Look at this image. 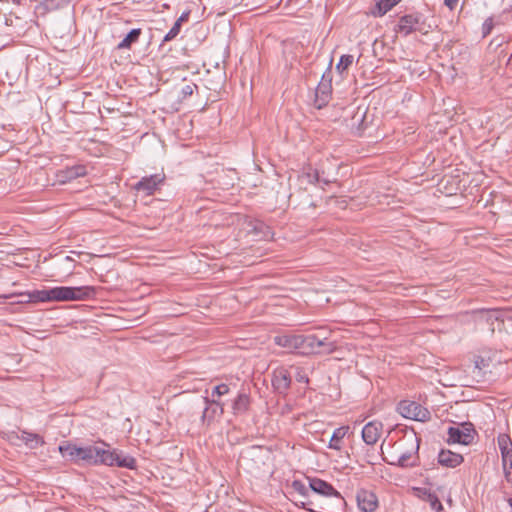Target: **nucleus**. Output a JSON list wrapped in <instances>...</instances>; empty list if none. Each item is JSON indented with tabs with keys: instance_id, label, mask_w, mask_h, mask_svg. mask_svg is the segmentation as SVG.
I'll use <instances>...</instances> for the list:
<instances>
[{
	"instance_id": "13",
	"label": "nucleus",
	"mask_w": 512,
	"mask_h": 512,
	"mask_svg": "<svg viewBox=\"0 0 512 512\" xmlns=\"http://www.w3.org/2000/svg\"><path fill=\"white\" fill-rule=\"evenodd\" d=\"M420 19L416 15H404L399 19L397 25V32L403 34L404 36L409 35L413 31L420 30L419 25Z\"/></svg>"
},
{
	"instance_id": "26",
	"label": "nucleus",
	"mask_w": 512,
	"mask_h": 512,
	"mask_svg": "<svg viewBox=\"0 0 512 512\" xmlns=\"http://www.w3.org/2000/svg\"><path fill=\"white\" fill-rule=\"evenodd\" d=\"M75 265L76 261L71 256H65L57 263L59 272L64 274L66 277L71 276L74 273Z\"/></svg>"
},
{
	"instance_id": "20",
	"label": "nucleus",
	"mask_w": 512,
	"mask_h": 512,
	"mask_svg": "<svg viewBox=\"0 0 512 512\" xmlns=\"http://www.w3.org/2000/svg\"><path fill=\"white\" fill-rule=\"evenodd\" d=\"M274 343L282 348L297 351L298 334H283L274 337Z\"/></svg>"
},
{
	"instance_id": "7",
	"label": "nucleus",
	"mask_w": 512,
	"mask_h": 512,
	"mask_svg": "<svg viewBox=\"0 0 512 512\" xmlns=\"http://www.w3.org/2000/svg\"><path fill=\"white\" fill-rule=\"evenodd\" d=\"M165 178L166 177L164 173H156L150 176L142 177L141 180L133 186V189L145 196L153 195L164 183Z\"/></svg>"
},
{
	"instance_id": "32",
	"label": "nucleus",
	"mask_w": 512,
	"mask_h": 512,
	"mask_svg": "<svg viewBox=\"0 0 512 512\" xmlns=\"http://www.w3.org/2000/svg\"><path fill=\"white\" fill-rule=\"evenodd\" d=\"M195 89H197V85L192 82L183 85L179 92V99L185 100L186 98L190 97Z\"/></svg>"
},
{
	"instance_id": "16",
	"label": "nucleus",
	"mask_w": 512,
	"mask_h": 512,
	"mask_svg": "<svg viewBox=\"0 0 512 512\" xmlns=\"http://www.w3.org/2000/svg\"><path fill=\"white\" fill-rule=\"evenodd\" d=\"M464 461L461 454L454 453L450 450H441L438 454V463L442 466L455 468Z\"/></svg>"
},
{
	"instance_id": "11",
	"label": "nucleus",
	"mask_w": 512,
	"mask_h": 512,
	"mask_svg": "<svg viewBox=\"0 0 512 512\" xmlns=\"http://www.w3.org/2000/svg\"><path fill=\"white\" fill-rule=\"evenodd\" d=\"M356 500L358 508L363 512H374L378 507L377 496L372 491L366 489L357 491Z\"/></svg>"
},
{
	"instance_id": "9",
	"label": "nucleus",
	"mask_w": 512,
	"mask_h": 512,
	"mask_svg": "<svg viewBox=\"0 0 512 512\" xmlns=\"http://www.w3.org/2000/svg\"><path fill=\"white\" fill-rule=\"evenodd\" d=\"M309 487L313 492L319 495L325 497H334L338 500L339 503L344 502L340 492H338L330 483L320 478H309Z\"/></svg>"
},
{
	"instance_id": "24",
	"label": "nucleus",
	"mask_w": 512,
	"mask_h": 512,
	"mask_svg": "<svg viewBox=\"0 0 512 512\" xmlns=\"http://www.w3.org/2000/svg\"><path fill=\"white\" fill-rule=\"evenodd\" d=\"M402 0H378L372 14L374 16H383Z\"/></svg>"
},
{
	"instance_id": "17",
	"label": "nucleus",
	"mask_w": 512,
	"mask_h": 512,
	"mask_svg": "<svg viewBox=\"0 0 512 512\" xmlns=\"http://www.w3.org/2000/svg\"><path fill=\"white\" fill-rule=\"evenodd\" d=\"M84 175H86V167L83 165H75L59 171L57 178L59 182L65 183Z\"/></svg>"
},
{
	"instance_id": "35",
	"label": "nucleus",
	"mask_w": 512,
	"mask_h": 512,
	"mask_svg": "<svg viewBox=\"0 0 512 512\" xmlns=\"http://www.w3.org/2000/svg\"><path fill=\"white\" fill-rule=\"evenodd\" d=\"M229 386L225 383L219 384L214 387L212 395L223 396L229 393Z\"/></svg>"
},
{
	"instance_id": "31",
	"label": "nucleus",
	"mask_w": 512,
	"mask_h": 512,
	"mask_svg": "<svg viewBox=\"0 0 512 512\" xmlns=\"http://www.w3.org/2000/svg\"><path fill=\"white\" fill-rule=\"evenodd\" d=\"M353 56L349 54L342 55L338 64L336 65V70L339 73H343L348 67L353 63Z\"/></svg>"
},
{
	"instance_id": "22",
	"label": "nucleus",
	"mask_w": 512,
	"mask_h": 512,
	"mask_svg": "<svg viewBox=\"0 0 512 512\" xmlns=\"http://www.w3.org/2000/svg\"><path fill=\"white\" fill-rule=\"evenodd\" d=\"M418 491L421 493L420 497L429 503L431 509L435 510L436 512H441L443 510L442 503L435 493L427 489H418Z\"/></svg>"
},
{
	"instance_id": "29",
	"label": "nucleus",
	"mask_w": 512,
	"mask_h": 512,
	"mask_svg": "<svg viewBox=\"0 0 512 512\" xmlns=\"http://www.w3.org/2000/svg\"><path fill=\"white\" fill-rule=\"evenodd\" d=\"M504 476L507 482H512V451L501 455Z\"/></svg>"
},
{
	"instance_id": "15",
	"label": "nucleus",
	"mask_w": 512,
	"mask_h": 512,
	"mask_svg": "<svg viewBox=\"0 0 512 512\" xmlns=\"http://www.w3.org/2000/svg\"><path fill=\"white\" fill-rule=\"evenodd\" d=\"M410 440V444L412 449L414 450V453L417 454L419 450V439L416 437H413ZM413 451H406L400 454V456L397 458L396 461L389 462L392 465H398L400 467H413L416 464L414 462H410V459L412 458Z\"/></svg>"
},
{
	"instance_id": "10",
	"label": "nucleus",
	"mask_w": 512,
	"mask_h": 512,
	"mask_svg": "<svg viewBox=\"0 0 512 512\" xmlns=\"http://www.w3.org/2000/svg\"><path fill=\"white\" fill-rule=\"evenodd\" d=\"M205 408L203 410L201 421L203 424L210 425L216 417L221 416L224 413V405L220 401L210 400L204 397Z\"/></svg>"
},
{
	"instance_id": "8",
	"label": "nucleus",
	"mask_w": 512,
	"mask_h": 512,
	"mask_svg": "<svg viewBox=\"0 0 512 512\" xmlns=\"http://www.w3.org/2000/svg\"><path fill=\"white\" fill-rule=\"evenodd\" d=\"M398 412L405 418L426 421L430 417L427 409L413 401H401L397 407Z\"/></svg>"
},
{
	"instance_id": "39",
	"label": "nucleus",
	"mask_w": 512,
	"mask_h": 512,
	"mask_svg": "<svg viewBox=\"0 0 512 512\" xmlns=\"http://www.w3.org/2000/svg\"><path fill=\"white\" fill-rule=\"evenodd\" d=\"M444 3L447 7L453 9L457 5L458 0H444Z\"/></svg>"
},
{
	"instance_id": "18",
	"label": "nucleus",
	"mask_w": 512,
	"mask_h": 512,
	"mask_svg": "<svg viewBox=\"0 0 512 512\" xmlns=\"http://www.w3.org/2000/svg\"><path fill=\"white\" fill-rule=\"evenodd\" d=\"M251 404L250 396L247 393H239L232 402L234 415H243L249 411Z\"/></svg>"
},
{
	"instance_id": "12",
	"label": "nucleus",
	"mask_w": 512,
	"mask_h": 512,
	"mask_svg": "<svg viewBox=\"0 0 512 512\" xmlns=\"http://www.w3.org/2000/svg\"><path fill=\"white\" fill-rule=\"evenodd\" d=\"M383 424L379 421H370L362 429V439L367 445H374L382 434Z\"/></svg>"
},
{
	"instance_id": "3",
	"label": "nucleus",
	"mask_w": 512,
	"mask_h": 512,
	"mask_svg": "<svg viewBox=\"0 0 512 512\" xmlns=\"http://www.w3.org/2000/svg\"><path fill=\"white\" fill-rule=\"evenodd\" d=\"M330 332L323 328L318 333L298 334L297 352L303 355L330 354L336 350V344L329 340Z\"/></svg>"
},
{
	"instance_id": "28",
	"label": "nucleus",
	"mask_w": 512,
	"mask_h": 512,
	"mask_svg": "<svg viewBox=\"0 0 512 512\" xmlns=\"http://www.w3.org/2000/svg\"><path fill=\"white\" fill-rule=\"evenodd\" d=\"M21 440L25 442V444L30 445L31 448L41 446L44 444L43 438L35 433H30L26 431H22Z\"/></svg>"
},
{
	"instance_id": "5",
	"label": "nucleus",
	"mask_w": 512,
	"mask_h": 512,
	"mask_svg": "<svg viewBox=\"0 0 512 512\" xmlns=\"http://www.w3.org/2000/svg\"><path fill=\"white\" fill-rule=\"evenodd\" d=\"M475 436L476 430L474 425L470 422H464L448 428L447 442L449 444L469 445L474 441Z\"/></svg>"
},
{
	"instance_id": "34",
	"label": "nucleus",
	"mask_w": 512,
	"mask_h": 512,
	"mask_svg": "<svg viewBox=\"0 0 512 512\" xmlns=\"http://www.w3.org/2000/svg\"><path fill=\"white\" fill-rule=\"evenodd\" d=\"M292 488L302 496L308 495V488L305 486L303 482L299 480H294L292 482Z\"/></svg>"
},
{
	"instance_id": "27",
	"label": "nucleus",
	"mask_w": 512,
	"mask_h": 512,
	"mask_svg": "<svg viewBox=\"0 0 512 512\" xmlns=\"http://www.w3.org/2000/svg\"><path fill=\"white\" fill-rule=\"evenodd\" d=\"M29 302H51L52 294L51 289L34 290L28 294Z\"/></svg>"
},
{
	"instance_id": "30",
	"label": "nucleus",
	"mask_w": 512,
	"mask_h": 512,
	"mask_svg": "<svg viewBox=\"0 0 512 512\" xmlns=\"http://www.w3.org/2000/svg\"><path fill=\"white\" fill-rule=\"evenodd\" d=\"M501 455L512 451V440L507 434H500L497 438Z\"/></svg>"
},
{
	"instance_id": "4",
	"label": "nucleus",
	"mask_w": 512,
	"mask_h": 512,
	"mask_svg": "<svg viewBox=\"0 0 512 512\" xmlns=\"http://www.w3.org/2000/svg\"><path fill=\"white\" fill-rule=\"evenodd\" d=\"M95 288L92 286L81 287H54L51 288L52 301H80L86 300L95 295Z\"/></svg>"
},
{
	"instance_id": "38",
	"label": "nucleus",
	"mask_w": 512,
	"mask_h": 512,
	"mask_svg": "<svg viewBox=\"0 0 512 512\" xmlns=\"http://www.w3.org/2000/svg\"><path fill=\"white\" fill-rule=\"evenodd\" d=\"M190 15V11H185L181 14V16L176 20L182 25L183 22L188 21Z\"/></svg>"
},
{
	"instance_id": "36",
	"label": "nucleus",
	"mask_w": 512,
	"mask_h": 512,
	"mask_svg": "<svg viewBox=\"0 0 512 512\" xmlns=\"http://www.w3.org/2000/svg\"><path fill=\"white\" fill-rule=\"evenodd\" d=\"M295 370H296L295 379L297 382H302V383L309 382V379L303 369L296 367Z\"/></svg>"
},
{
	"instance_id": "33",
	"label": "nucleus",
	"mask_w": 512,
	"mask_h": 512,
	"mask_svg": "<svg viewBox=\"0 0 512 512\" xmlns=\"http://www.w3.org/2000/svg\"><path fill=\"white\" fill-rule=\"evenodd\" d=\"M180 30H181V24L179 23V21H175L172 28L165 35L164 41H171L174 38H176L177 35L180 33Z\"/></svg>"
},
{
	"instance_id": "40",
	"label": "nucleus",
	"mask_w": 512,
	"mask_h": 512,
	"mask_svg": "<svg viewBox=\"0 0 512 512\" xmlns=\"http://www.w3.org/2000/svg\"><path fill=\"white\" fill-rule=\"evenodd\" d=\"M509 505H510V508H511L510 512H512V499L509 500Z\"/></svg>"
},
{
	"instance_id": "2",
	"label": "nucleus",
	"mask_w": 512,
	"mask_h": 512,
	"mask_svg": "<svg viewBox=\"0 0 512 512\" xmlns=\"http://www.w3.org/2000/svg\"><path fill=\"white\" fill-rule=\"evenodd\" d=\"M271 453L262 446H251L241 453L239 465L248 474L259 477L269 472Z\"/></svg>"
},
{
	"instance_id": "37",
	"label": "nucleus",
	"mask_w": 512,
	"mask_h": 512,
	"mask_svg": "<svg viewBox=\"0 0 512 512\" xmlns=\"http://www.w3.org/2000/svg\"><path fill=\"white\" fill-rule=\"evenodd\" d=\"M268 227H266L262 222L260 221H257L255 222L254 226H253V232L255 234H259V233H262L264 229H267Z\"/></svg>"
},
{
	"instance_id": "6",
	"label": "nucleus",
	"mask_w": 512,
	"mask_h": 512,
	"mask_svg": "<svg viewBox=\"0 0 512 512\" xmlns=\"http://www.w3.org/2000/svg\"><path fill=\"white\" fill-rule=\"evenodd\" d=\"M332 95V73L328 69L322 75V78L315 90V106L318 109L326 106L331 99Z\"/></svg>"
},
{
	"instance_id": "19",
	"label": "nucleus",
	"mask_w": 512,
	"mask_h": 512,
	"mask_svg": "<svg viewBox=\"0 0 512 512\" xmlns=\"http://www.w3.org/2000/svg\"><path fill=\"white\" fill-rule=\"evenodd\" d=\"M298 181H300L301 184H314L320 181L328 184L331 182L329 179H322L319 172L311 167L303 169L301 174L298 175Z\"/></svg>"
},
{
	"instance_id": "21",
	"label": "nucleus",
	"mask_w": 512,
	"mask_h": 512,
	"mask_svg": "<svg viewBox=\"0 0 512 512\" xmlns=\"http://www.w3.org/2000/svg\"><path fill=\"white\" fill-rule=\"evenodd\" d=\"M348 430L349 426H341L336 428L331 436L328 447L330 449L340 451L342 449V440L348 433Z\"/></svg>"
},
{
	"instance_id": "1",
	"label": "nucleus",
	"mask_w": 512,
	"mask_h": 512,
	"mask_svg": "<svg viewBox=\"0 0 512 512\" xmlns=\"http://www.w3.org/2000/svg\"><path fill=\"white\" fill-rule=\"evenodd\" d=\"M80 461L89 465L117 466L131 470L137 466L136 459L125 455L122 451L103 449L93 445L82 447Z\"/></svg>"
},
{
	"instance_id": "25",
	"label": "nucleus",
	"mask_w": 512,
	"mask_h": 512,
	"mask_svg": "<svg viewBox=\"0 0 512 512\" xmlns=\"http://www.w3.org/2000/svg\"><path fill=\"white\" fill-rule=\"evenodd\" d=\"M59 450L64 457H68L71 461L76 463L80 461L82 447H78L74 444H66L61 445Z\"/></svg>"
},
{
	"instance_id": "14",
	"label": "nucleus",
	"mask_w": 512,
	"mask_h": 512,
	"mask_svg": "<svg viewBox=\"0 0 512 512\" xmlns=\"http://www.w3.org/2000/svg\"><path fill=\"white\" fill-rule=\"evenodd\" d=\"M272 384L278 391H285L290 387L291 374L283 367L276 369L273 373Z\"/></svg>"
},
{
	"instance_id": "23",
	"label": "nucleus",
	"mask_w": 512,
	"mask_h": 512,
	"mask_svg": "<svg viewBox=\"0 0 512 512\" xmlns=\"http://www.w3.org/2000/svg\"><path fill=\"white\" fill-rule=\"evenodd\" d=\"M142 34V30L140 28L132 29L124 39L117 45L118 50L130 49L131 46L138 42L140 36Z\"/></svg>"
}]
</instances>
